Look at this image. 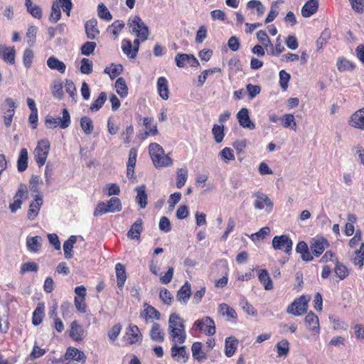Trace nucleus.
Instances as JSON below:
<instances>
[{"label": "nucleus", "instance_id": "obj_1", "mask_svg": "<svg viewBox=\"0 0 364 364\" xmlns=\"http://www.w3.org/2000/svg\"><path fill=\"white\" fill-rule=\"evenodd\" d=\"M168 332L172 341L176 343H183L186 338L183 320L178 314L173 313L169 316Z\"/></svg>", "mask_w": 364, "mask_h": 364}, {"label": "nucleus", "instance_id": "obj_2", "mask_svg": "<svg viewBox=\"0 0 364 364\" xmlns=\"http://www.w3.org/2000/svg\"><path fill=\"white\" fill-rule=\"evenodd\" d=\"M50 149V144L48 139H43L38 141L33 151V156L38 167L45 165Z\"/></svg>", "mask_w": 364, "mask_h": 364}, {"label": "nucleus", "instance_id": "obj_3", "mask_svg": "<svg viewBox=\"0 0 364 364\" xmlns=\"http://www.w3.org/2000/svg\"><path fill=\"white\" fill-rule=\"evenodd\" d=\"M128 25L132 33L142 40H146L149 36V29L139 16L129 17Z\"/></svg>", "mask_w": 364, "mask_h": 364}, {"label": "nucleus", "instance_id": "obj_4", "mask_svg": "<svg viewBox=\"0 0 364 364\" xmlns=\"http://www.w3.org/2000/svg\"><path fill=\"white\" fill-rule=\"evenodd\" d=\"M46 127L49 129H55L59 126L61 129H66L71 124L70 116L66 108L62 112V117H53L47 116L45 120Z\"/></svg>", "mask_w": 364, "mask_h": 364}, {"label": "nucleus", "instance_id": "obj_5", "mask_svg": "<svg viewBox=\"0 0 364 364\" xmlns=\"http://www.w3.org/2000/svg\"><path fill=\"white\" fill-rule=\"evenodd\" d=\"M293 242L289 237L286 235L275 236L272 239V247L274 250H284L285 253L290 255L292 250Z\"/></svg>", "mask_w": 364, "mask_h": 364}, {"label": "nucleus", "instance_id": "obj_6", "mask_svg": "<svg viewBox=\"0 0 364 364\" xmlns=\"http://www.w3.org/2000/svg\"><path fill=\"white\" fill-rule=\"evenodd\" d=\"M141 38L136 37L134 41L133 46L129 40L124 39L122 42L123 53L130 58H135L139 51L140 43L145 41Z\"/></svg>", "mask_w": 364, "mask_h": 364}, {"label": "nucleus", "instance_id": "obj_7", "mask_svg": "<svg viewBox=\"0 0 364 364\" xmlns=\"http://www.w3.org/2000/svg\"><path fill=\"white\" fill-rule=\"evenodd\" d=\"M308 304L305 296H300L294 300L287 309V313L294 316H300L305 314L307 311Z\"/></svg>", "mask_w": 364, "mask_h": 364}, {"label": "nucleus", "instance_id": "obj_8", "mask_svg": "<svg viewBox=\"0 0 364 364\" xmlns=\"http://www.w3.org/2000/svg\"><path fill=\"white\" fill-rule=\"evenodd\" d=\"M142 339V335L136 325L129 324L127 328L124 340L129 345L135 344Z\"/></svg>", "mask_w": 364, "mask_h": 364}, {"label": "nucleus", "instance_id": "obj_9", "mask_svg": "<svg viewBox=\"0 0 364 364\" xmlns=\"http://www.w3.org/2000/svg\"><path fill=\"white\" fill-rule=\"evenodd\" d=\"M253 196L255 198L254 206L256 209L262 210L266 208L267 211H270L272 209L273 202L267 195L262 192H257Z\"/></svg>", "mask_w": 364, "mask_h": 364}, {"label": "nucleus", "instance_id": "obj_10", "mask_svg": "<svg viewBox=\"0 0 364 364\" xmlns=\"http://www.w3.org/2000/svg\"><path fill=\"white\" fill-rule=\"evenodd\" d=\"M194 325L207 335L212 336L215 333V323L209 316H205L201 320L196 321Z\"/></svg>", "mask_w": 364, "mask_h": 364}, {"label": "nucleus", "instance_id": "obj_11", "mask_svg": "<svg viewBox=\"0 0 364 364\" xmlns=\"http://www.w3.org/2000/svg\"><path fill=\"white\" fill-rule=\"evenodd\" d=\"M0 58L9 65L15 64L16 50L14 46L0 44Z\"/></svg>", "mask_w": 364, "mask_h": 364}, {"label": "nucleus", "instance_id": "obj_12", "mask_svg": "<svg viewBox=\"0 0 364 364\" xmlns=\"http://www.w3.org/2000/svg\"><path fill=\"white\" fill-rule=\"evenodd\" d=\"M329 246V243L323 237L314 238L311 242V250L312 253L316 256L318 257L321 255L326 248Z\"/></svg>", "mask_w": 364, "mask_h": 364}, {"label": "nucleus", "instance_id": "obj_13", "mask_svg": "<svg viewBox=\"0 0 364 364\" xmlns=\"http://www.w3.org/2000/svg\"><path fill=\"white\" fill-rule=\"evenodd\" d=\"M66 360H73L84 364L86 362V355L83 351L80 350L77 348L70 346L67 348L65 353Z\"/></svg>", "mask_w": 364, "mask_h": 364}, {"label": "nucleus", "instance_id": "obj_14", "mask_svg": "<svg viewBox=\"0 0 364 364\" xmlns=\"http://www.w3.org/2000/svg\"><path fill=\"white\" fill-rule=\"evenodd\" d=\"M5 104L9 108L4 112V122L6 127H9L11 125L13 117L15 114L16 103L11 98H6L5 100Z\"/></svg>", "mask_w": 364, "mask_h": 364}, {"label": "nucleus", "instance_id": "obj_15", "mask_svg": "<svg viewBox=\"0 0 364 364\" xmlns=\"http://www.w3.org/2000/svg\"><path fill=\"white\" fill-rule=\"evenodd\" d=\"M238 122L243 128L252 130L255 128V124L250 120L249 111L247 108H242L237 114Z\"/></svg>", "mask_w": 364, "mask_h": 364}, {"label": "nucleus", "instance_id": "obj_16", "mask_svg": "<svg viewBox=\"0 0 364 364\" xmlns=\"http://www.w3.org/2000/svg\"><path fill=\"white\" fill-rule=\"evenodd\" d=\"M144 309L140 313V316L146 322H153L154 319L159 318V312L147 303L144 304Z\"/></svg>", "mask_w": 364, "mask_h": 364}, {"label": "nucleus", "instance_id": "obj_17", "mask_svg": "<svg viewBox=\"0 0 364 364\" xmlns=\"http://www.w3.org/2000/svg\"><path fill=\"white\" fill-rule=\"evenodd\" d=\"M70 327V337L75 341H82L85 338V331L81 325L77 321H73Z\"/></svg>", "mask_w": 364, "mask_h": 364}, {"label": "nucleus", "instance_id": "obj_18", "mask_svg": "<svg viewBox=\"0 0 364 364\" xmlns=\"http://www.w3.org/2000/svg\"><path fill=\"white\" fill-rule=\"evenodd\" d=\"M86 36L89 39L94 40L97 38L100 31L97 28V21L92 18L87 21L85 23Z\"/></svg>", "mask_w": 364, "mask_h": 364}, {"label": "nucleus", "instance_id": "obj_19", "mask_svg": "<svg viewBox=\"0 0 364 364\" xmlns=\"http://www.w3.org/2000/svg\"><path fill=\"white\" fill-rule=\"evenodd\" d=\"M42 205V197L36 196L35 200L31 203L28 210L27 216L29 220H34L37 217Z\"/></svg>", "mask_w": 364, "mask_h": 364}, {"label": "nucleus", "instance_id": "obj_20", "mask_svg": "<svg viewBox=\"0 0 364 364\" xmlns=\"http://www.w3.org/2000/svg\"><path fill=\"white\" fill-rule=\"evenodd\" d=\"M143 230L142 220L141 218L132 224L127 232V237L132 240H139Z\"/></svg>", "mask_w": 364, "mask_h": 364}, {"label": "nucleus", "instance_id": "obj_21", "mask_svg": "<svg viewBox=\"0 0 364 364\" xmlns=\"http://www.w3.org/2000/svg\"><path fill=\"white\" fill-rule=\"evenodd\" d=\"M318 8V0H309L301 9V14L304 17L308 18L314 14Z\"/></svg>", "mask_w": 364, "mask_h": 364}, {"label": "nucleus", "instance_id": "obj_22", "mask_svg": "<svg viewBox=\"0 0 364 364\" xmlns=\"http://www.w3.org/2000/svg\"><path fill=\"white\" fill-rule=\"evenodd\" d=\"M350 124L355 128L364 129V108L356 111L351 115Z\"/></svg>", "mask_w": 364, "mask_h": 364}, {"label": "nucleus", "instance_id": "obj_23", "mask_svg": "<svg viewBox=\"0 0 364 364\" xmlns=\"http://www.w3.org/2000/svg\"><path fill=\"white\" fill-rule=\"evenodd\" d=\"M48 67L53 70H57L63 74L66 70V65L55 56H50L47 60Z\"/></svg>", "mask_w": 364, "mask_h": 364}, {"label": "nucleus", "instance_id": "obj_24", "mask_svg": "<svg viewBox=\"0 0 364 364\" xmlns=\"http://www.w3.org/2000/svg\"><path fill=\"white\" fill-rule=\"evenodd\" d=\"M28 166V154L26 148L20 149L18 157L17 159V169L19 172L26 171Z\"/></svg>", "mask_w": 364, "mask_h": 364}, {"label": "nucleus", "instance_id": "obj_25", "mask_svg": "<svg viewBox=\"0 0 364 364\" xmlns=\"http://www.w3.org/2000/svg\"><path fill=\"white\" fill-rule=\"evenodd\" d=\"M115 272L117 276V284L119 289H122L127 280V272L124 265L121 263H117L115 265Z\"/></svg>", "mask_w": 364, "mask_h": 364}, {"label": "nucleus", "instance_id": "obj_26", "mask_svg": "<svg viewBox=\"0 0 364 364\" xmlns=\"http://www.w3.org/2000/svg\"><path fill=\"white\" fill-rule=\"evenodd\" d=\"M175 344L171 348V356L177 361H182L185 363L188 359V354L186 351V346H177V343Z\"/></svg>", "mask_w": 364, "mask_h": 364}, {"label": "nucleus", "instance_id": "obj_27", "mask_svg": "<svg viewBox=\"0 0 364 364\" xmlns=\"http://www.w3.org/2000/svg\"><path fill=\"white\" fill-rule=\"evenodd\" d=\"M45 316V305L43 303L40 302L37 304L36 308L32 314V323L34 326H38L43 321Z\"/></svg>", "mask_w": 364, "mask_h": 364}, {"label": "nucleus", "instance_id": "obj_28", "mask_svg": "<svg viewBox=\"0 0 364 364\" xmlns=\"http://www.w3.org/2000/svg\"><path fill=\"white\" fill-rule=\"evenodd\" d=\"M305 323L308 326L309 329L314 333H317L319 331V321L317 316L314 313H309L305 317Z\"/></svg>", "mask_w": 364, "mask_h": 364}, {"label": "nucleus", "instance_id": "obj_29", "mask_svg": "<svg viewBox=\"0 0 364 364\" xmlns=\"http://www.w3.org/2000/svg\"><path fill=\"white\" fill-rule=\"evenodd\" d=\"M136 192V202L139 205L140 208H145L147 205L148 196L146 193L145 186L142 185L137 186L135 188Z\"/></svg>", "mask_w": 364, "mask_h": 364}, {"label": "nucleus", "instance_id": "obj_30", "mask_svg": "<svg viewBox=\"0 0 364 364\" xmlns=\"http://www.w3.org/2000/svg\"><path fill=\"white\" fill-rule=\"evenodd\" d=\"M25 6L29 14L33 18L41 19L43 16V12L41 6L33 4L32 0L25 1Z\"/></svg>", "mask_w": 364, "mask_h": 364}, {"label": "nucleus", "instance_id": "obj_31", "mask_svg": "<svg viewBox=\"0 0 364 364\" xmlns=\"http://www.w3.org/2000/svg\"><path fill=\"white\" fill-rule=\"evenodd\" d=\"M77 242V237L75 235H71L67 240L63 243V251L64 255L66 259H70L73 257V246Z\"/></svg>", "mask_w": 364, "mask_h": 364}, {"label": "nucleus", "instance_id": "obj_32", "mask_svg": "<svg viewBox=\"0 0 364 364\" xmlns=\"http://www.w3.org/2000/svg\"><path fill=\"white\" fill-rule=\"evenodd\" d=\"M26 247L28 251L37 252L41 248V237L40 236L28 237Z\"/></svg>", "mask_w": 364, "mask_h": 364}, {"label": "nucleus", "instance_id": "obj_33", "mask_svg": "<svg viewBox=\"0 0 364 364\" xmlns=\"http://www.w3.org/2000/svg\"><path fill=\"white\" fill-rule=\"evenodd\" d=\"M191 284L186 282L177 292V298L179 301L186 303L191 296Z\"/></svg>", "mask_w": 364, "mask_h": 364}, {"label": "nucleus", "instance_id": "obj_34", "mask_svg": "<svg viewBox=\"0 0 364 364\" xmlns=\"http://www.w3.org/2000/svg\"><path fill=\"white\" fill-rule=\"evenodd\" d=\"M149 153L154 166L159 167V144L151 143L149 146Z\"/></svg>", "mask_w": 364, "mask_h": 364}, {"label": "nucleus", "instance_id": "obj_35", "mask_svg": "<svg viewBox=\"0 0 364 364\" xmlns=\"http://www.w3.org/2000/svg\"><path fill=\"white\" fill-rule=\"evenodd\" d=\"M143 124L146 128L145 134L154 136L157 134V127L154 123V119L151 117H144Z\"/></svg>", "mask_w": 364, "mask_h": 364}, {"label": "nucleus", "instance_id": "obj_36", "mask_svg": "<svg viewBox=\"0 0 364 364\" xmlns=\"http://www.w3.org/2000/svg\"><path fill=\"white\" fill-rule=\"evenodd\" d=\"M125 23L122 20L114 21L107 28L114 36V39H117L119 36V33L124 28Z\"/></svg>", "mask_w": 364, "mask_h": 364}, {"label": "nucleus", "instance_id": "obj_37", "mask_svg": "<svg viewBox=\"0 0 364 364\" xmlns=\"http://www.w3.org/2000/svg\"><path fill=\"white\" fill-rule=\"evenodd\" d=\"M108 213H116L122 210V203L119 198L112 197L106 203Z\"/></svg>", "mask_w": 364, "mask_h": 364}, {"label": "nucleus", "instance_id": "obj_38", "mask_svg": "<svg viewBox=\"0 0 364 364\" xmlns=\"http://www.w3.org/2000/svg\"><path fill=\"white\" fill-rule=\"evenodd\" d=\"M238 341L232 337H229L225 340V355L231 357L237 348Z\"/></svg>", "mask_w": 364, "mask_h": 364}, {"label": "nucleus", "instance_id": "obj_39", "mask_svg": "<svg viewBox=\"0 0 364 364\" xmlns=\"http://www.w3.org/2000/svg\"><path fill=\"white\" fill-rule=\"evenodd\" d=\"M123 70V67L121 64L112 63L109 67H106L104 72L108 74L111 79H114L119 75Z\"/></svg>", "mask_w": 364, "mask_h": 364}, {"label": "nucleus", "instance_id": "obj_40", "mask_svg": "<svg viewBox=\"0 0 364 364\" xmlns=\"http://www.w3.org/2000/svg\"><path fill=\"white\" fill-rule=\"evenodd\" d=\"M259 279L263 284L266 290H272L273 289V284L269 273L267 270L262 269L259 274Z\"/></svg>", "mask_w": 364, "mask_h": 364}, {"label": "nucleus", "instance_id": "obj_41", "mask_svg": "<svg viewBox=\"0 0 364 364\" xmlns=\"http://www.w3.org/2000/svg\"><path fill=\"white\" fill-rule=\"evenodd\" d=\"M65 88L66 92L72 98V100L75 103L77 102V89L75 87L74 82L71 80L65 79Z\"/></svg>", "mask_w": 364, "mask_h": 364}, {"label": "nucleus", "instance_id": "obj_42", "mask_svg": "<svg viewBox=\"0 0 364 364\" xmlns=\"http://www.w3.org/2000/svg\"><path fill=\"white\" fill-rule=\"evenodd\" d=\"M116 91L122 97H125L128 95V88L123 77H119L115 82Z\"/></svg>", "mask_w": 364, "mask_h": 364}, {"label": "nucleus", "instance_id": "obj_43", "mask_svg": "<svg viewBox=\"0 0 364 364\" xmlns=\"http://www.w3.org/2000/svg\"><path fill=\"white\" fill-rule=\"evenodd\" d=\"M107 98V94L105 92H102L99 97L91 104L90 109L92 112L98 111L103 106Z\"/></svg>", "mask_w": 364, "mask_h": 364}, {"label": "nucleus", "instance_id": "obj_44", "mask_svg": "<svg viewBox=\"0 0 364 364\" xmlns=\"http://www.w3.org/2000/svg\"><path fill=\"white\" fill-rule=\"evenodd\" d=\"M212 134L214 136L215 141L220 144L223 141L224 134V125L214 124L212 129Z\"/></svg>", "mask_w": 364, "mask_h": 364}, {"label": "nucleus", "instance_id": "obj_45", "mask_svg": "<svg viewBox=\"0 0 364 364\" xmlns=\"http://www.w3.org/2000/svg\"><path fill=\"white\" fill-rule=\"evenodd\" d=\"M80 127L86 134H90L94 129L92 120L86 116L81 117Z\"/></svg>", "mask_w": 364, "mask_h": 364}, {"label": "nucleus", "instance_id": "obj_46", "mask_svg": "<svg viewBox=\"0 0 364 364\" xmlns=\"http://www.w3.org/2000/svg\"><path fill=\"white\" fill-rule=\"evenodd\" d=\"M219 312L223 316H226L231 318H236L237 316L235 310L225 303L219 305Z\"/></svg>", "mask_w": 364, "mask_h": 364}, {"label": "nucleus", "instance_id": "obj_47", "mask_svg": "<svg viewBox=\"0 0 364 364\" xmlns=\"http://www.w3.org/2000/svg\"><path fill=\"white\" fill-rule=\"evenodd\" d=\"M53 96L58 100L63 99L64 96L63 85L60 81H54L51 87Z\"/></svg>", "mask_w": 364, "mask_h": 364}, {"label": "nucleus", "instance_id": "obj_48", "mask_svg": "<svg viewBox=\"0 0 364 364\" xmlns=\"http://www.w3.org/2000/svg\"><path fill=\"white\" fill-rule=\"evenodd\" d=\"M276 349L279 357L286 356L289 351V343L287 340L284 339L277 343Z\"/></svg>", "mask_w": 364, "mask_h": 364}, {"label": "nucleus", "instance_id": "obj_49", "mask_svg": "<svg viewBox=\"0 0 364 364\" xmlns=\"http://www.w3.org/2000/svg\"><path fill=\"white\" fill-rule=\"evenodd\" d=\"M188 173L187 168H178L177 170L176 186L178 188H181L185 185L188 178Z\"/></svg>", "mask_w": 364, "mask_h": 364}, {"label": "nucleus", "instance_id": "obj_50", "mask_svg": "<svg viewBox=\"0 0 364 364\" xmlns=\"http://www.w3.org/2000/svg\"><path fill=\"white\" fill-rule=\"evenodd\" d=\"M159 254V247H155L154 250V253L152 256V259L150 261L149 264V269L152 274L154 275H158L159 272V267H158V258L157 255Z\"/></svg>", "mask_w": 364, "mask_h": 364}, {"label": "nucleus", "instance_id": "obj_51", "mask_svg": "<svg viewBox=\"0 0 364 364\" xmlns=\"http://www.w3.org/2000/svg\"><path fill=\"white\" fill-rule=\"evenodd\" d=\"M97 14L98 16L101 19H104L107 21H109L112 19V15L111 14L108 9L106 7V6L102 3H100L97 6Z\"/></svg>", "mask_w": 364, "mask_h": 364}, {"label": "nucleus", "instance_id": "obj_52", "mask_svg": "<svg viewBox=\"0 0 364 364\" xmlns=\"http://www.w3.org/2000/svg\"><path fill=\"white\" fill-rule=\"evenodd\" d=\"M93 68L92 61L88 58H84L80 61V70L81 73L89 75L92 73Z\"/></svg>", "mask_w": 364, "mask_h": 364}, {"label": "nucleus", "instance_id": "obj_53", "mask_svg": "<svg viewBox=\"0 0 364 364\" xmlns=\"http://www.w3.org/2000/svg\"><path fill=\"white\" fill-rule=\"evenodd\" d=\"M283 122L282 124L286 128H289L293 130H296V122L294 117L291 114H285L282 118Z\"/></svg>", "mask_w": 364, "mask_h": 364}, {"label": "nucleus", "instance_id": "obj_54", "mask_svg": "<svg viewBox=\"0 0 364 364\" xmlns=\"http://www.w3.org/2000/svg\"><path fill=\"white\" fill-rule=\"evenodd\" d=\"M191 350H192L193 357L195 359H196L198 360H200L205 358V354L202 351L201 343H200V342L193 343V344L192 345Z\"/></svg>", "mask_w": 364, "mask_h": 364}, {"label": "nucleus", "instance_id": "obj_55", "mask_svg": "<svg viewBox=\"0 0 364 364\" xmlns=\"http://www.w3.org/2000/svg\"><path fill=\"white\" fill-rule=\"evenodd\" d=\"M103 192L108 196H117L120 193V188L117 183H107L103 188Z\"/></svg>", "mask_w": 364, "mask_h": 364}, {"label": "nucleus", "instance_id": "obj_56", "mask_svg": "<svg viewBox=\"0 0 364 364\" xmlns=\"http://www.w3.org/2000/svg\"><path fill=\"white\" fill-rule=\"evenodd\" d=\"M36 33H37V27L35 26H30L28 28L27 32H26V41L28 44L30 46H33L36 42Z\"/></svg>", "mask_w": 364, "mask_h": 364}, {"label": "nucleus", "instance_id": "obj_57", "mask_svg": "<svg viewBox=\"0 0 364 364\" xmlns=\"http://www.w3.org/2000/svg\"><path fill=\"white\" fill-rule=\"evenodd\" d=\"M356 256L353 258V263L355 265H358L360 267L363 265L364 260V242H362L360 248L355 251Z\"/></svg>", "mask_w": 364, "mask_h": 364}, {"label": "nucleus", "instance_id": "obj_58", "mask_svg": "<svg viewBox=\"0 0 364 364\" xmlns=\"http://www.w3.org/2000/svg\"><path fill=\"white\" fill-rule=\"evenodd\" d=\"M257 38L258 41L265 47H270V48H273V44L271 43L269 38L268 37L267 33L264 31H259L257 33Z\"/></svg>", "mask_w": 364, "mask_h": 364}, {"label": "nucleus", "instance_id": "obj_59", "mask_svg": "<svg viewBox=\"0 0 364 364\" xmlns=\"http://www.w3.org/2000/svg\"><path fill=\"white\" fill-rule=\"evenodd\" d=\"M97 47V44L94 41H87L82 45L80 51L82 55H90L92 54Z\"/></svg>", "mask_w": 364, "mask_h": 364}, {"label": "nucleus", "instance_id": "obj_60", "mask_svg": "<svg viewBox=\"0 0 364 364\" xmlns=\"http://www.w3.org/2000/svg\"><path fill=\"white\" fill-rule=\"evenodd\" d=\"M336 260V267H335V273L341 279H343L348 275V270L347 267L338 262L337 259Z\"/></svg>", "mask_w": 364, "mask_h": 364}, {"label": "nucleus", "instance_id": "obj_61", "mask_svg": "<svg viewBox=\"0 0 364 364\" xmlns=\"http://www.w3.org/2000/svg\"><path fill=\"white\" fill-rule=\"evenodd\" d=\"M60 7L61 4H60V1H54L52 4L50 18L55 22L60 20L61 17Z\"/></svg>", "mask_w": 364, "mask_h": 364}, {"label": "nucleus", "instance_id": "obj_62", "mask_svg": "<svg viewBox=\"0 0 364 364\" xmlns=\"http://www.w3.org/2000/svg\"><path fill=\"white\" fill-rule=\"evenodd\" d=\"M33 57H34L33 52L31 48H26L23 51V65L26 68H28L31 66Z\"/></svg>", "mask_w": 364, "mask_h": 364}, {"label": "nucleus", "instance_id": "obj_63", "mask_svg": "<svg viewBox=\"0 0 364 364\" xmlns=\"http://www.w3.org/2000/svg\"><path fill=\"white\" fill-rule=\"evenodd\" d=\"M337 68L339 71H345L353 70L354 66L349 60L343 58H339L337 61Z\"/></svg>", "mask_w": 364, "mask_h": 364}, {"label": "nucleus", "instance_id": "obj_64", "mask_svg": "<svg viewBox=\"0 0 364 364\" xmlns=\"http://www.w3.org/2000/svg\"><path fill=\"white\" fill-rule=\"evenodd\" d=\"M247 6L250 9H257L258 15H262L264 13L265 8L259 0H251L247 4Z\"/></svg>", "mask_w": 364, "mask_h": 364}]
</instances>
